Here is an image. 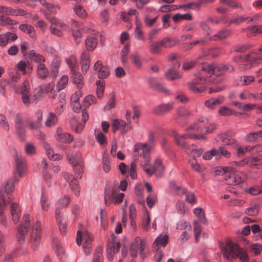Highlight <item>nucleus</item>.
Returning a JSON list of instances; mask_svg holds the SVG:
<instances>
[{
  "instance_id": "1",
  "label": "nucleus",
  "mask_w": 262,
  "mask_h": 262,
  "mask_svg": "<svg viewBox=\"0 0 262 262\" xmlns=\"http://www.w3.org/2000/svg\"><path fill=\"white\" fill-rule=\"evenodd\" d=\"M200 68L201 71L194 74L195 78L187 83L189 90L195 94L201 93L205 90V87H198V84H203L205 82L215 83L217 82L215 76H219L227 71H232L234 70L232 66H216L206 62L202 63Z\"/></svg>"
},
{
  "instance_id": "2",
  "label": "nucleus",
  "mask_w": 262,
  "mask_h": 262,
  "mask_svg": "<svg viewBox=\"0 0 262 262\" xmlns=\"http://www.w3.org/2000/svg\"><path fill=\"white\" fill-rule=\"evenodd\" d=\"M135 160H138L144 171L149 176L155 174L157 177H161L164 172V167L162 161L156 159L153 166H149L150 163L149 148L146 144L137 143L134 147Z\"/></svg>"
},
{
  "instance_id": "3",
  "label": "nucleus",
  "mask_w": 262,
  "mask_h": 262,
  "mask_svg": "<svg viewBox=\"0 0 262 262\" xmlns=\"http://www.w3.org/2000/svg\"><path fill=\"white\" fill-rule=\"evenodd\" d=\"M15 168L14 171V179L8 180L0 187V213L3 208L2 203H5V192H6L7 194H9L13 192L15 183L18 182L19 178L25 174L27 170L25 159L17 152L15 156Z\"/></svg>"
},
{
  "instance_id": "4",
  "label": "nucleus",
  "mask_w": 262,
  "mask_h": 262,
  "mask_svg": "<svg viewBox=\"0 0 262 262\" xmlns=\"http://www.w3.org/2000/svg\"><path fill=\"white\" fill-rule=\"evenodd\" d=\"M220 247L224 256L228 259L231 260L239 257L242 262H247L248 260L246 252L230 240L227 241L226 244L220 243Z\"/></svg>"
},
{
  "instance_id": "5",
  "label": "nucleus",
  "mask_w": 262,
  "mask_h": 262,
  "mask_svg": "<svg viewBox=\"0 0 262 262\" xmlns=\"http://www.w3.org/2000/svg\"><path fill=\"white\" fill-rule=\"evenodd\" d=\"M70 202V196L68 195L60 198L56 203L55 217L56 222L61 233L65 234L66 225L62 217L60 210L67 207Z\"/></svg>"
},
{
  "instance_id": "6",
  "label": "nucleus",
  "mask_w": 262,
  "mask_h": 262,
  "mask_svg": "<svg viewBox=\"0 0 262 262\" xmlns=\"http://www.w3.org/2000/svg\"><path fill=\"white\" fill-rule=\"evenodd\" d=\"M261 60L262 58L258 53L253 52L233 58L234 62L241 63V69L244 70L250 69L253 65L259 63Z\"/></svg>"
},
{
  "instance_id": "7",
  "label": "nucleus",
  "mask_w": 262,
  "mask_h": 262,
  "mask_svg": "<svg viewBox=\"0 0 262 262\" xmlns=\"http://www.w3.org/2000/svg\"><path fill=\"white\" fill-rule=\"evenodd\" d=\"M29 85L28 81H25L20 89L22 100L26 106H29L31 101L36 103L39 100L41 96L40 90L35 89L33 94L30 96L29 91Z\"/></svg>"
},
{
  "instance_id": "8",
  "label": "nucleus",
  "mask_w": 262,
  "mask_h": 262,
  "mask_svg": "<svg viewBox=\"0 0 262 262\" xmlns=\"http://www.w3.org/2000/svg\"><path fill=\"white\" fill-rule=\"evenodd\" d=\"M11 193H10L9 194H7L6 192H5V200L4 202L5 203L4 204L2 203L3 205V208L2 209V212L0 213V215L3 214L6 206L10 204V211L13 221L14 224H17L19 221V218L21 215V209L18 204L14 202H11L13 200V198L11 195Z\"/></svg>"
},
{
  "instance_id": "9",
  "label": "nucleus",
  "mask_w": 262,
  "mask_h": 262,
  "mask_svg": "<svg viewBox=\"0 0 262 262\" xmlns=\"http://www.w3.org/2000/svg\"><path fill=\"white\" fill-rule=\"evenodd\" d=\"M173 136L177 144L181 147L186 150L189 147L186 143L187 139H194L199 140H206V138L203 135H197L195 133H190L183 135H179L177 133H173Z\"/></svg>"
},
{
  "instance_id": "10",
  "label": "nucleus",
  "mask_w": 262,
  "mask_h": 262,
  "mask_svg": "<svg viewBox=\"0 0 262 262\" xmlns=\"http://www.w3.org/2000/svg\"><path fill=\"white\" fill-rule=\"evenodd\" d=\"M209 123V120L205 117H201L199 119L198 122L196 124H194L187 128V130H192L194 133H201V135H204L202 134L203 127H205L206 134H209L214 131L216 128V126L214 124H210L208 126H205L207 123Z\"/></svg>"
},
{
  "instance_id": "11",
  "label": "nucleus",
  "mask_w": 262,
  "mask_h": 262,
  "mask_svg": "<svg viewBox=\"0 0 262 262\" xmlns=\"http://www.w3.org/2000/svg\"><path fill=\"white\" fill-rule=\"evenodd\" d=\"M33 217L29 214H26L23 217V221L21 225L17 228L16 238L19 243L24 241L26 235L28 232V228L30 226V223L32 221Z\"/></svg>"
},
{
  "instance_id": "12",
  "label": "nucleus",
  "mask_w": 262,
  "mask_h": 262,
  "mask_svg": "<svg viewBox=\"0 0 262 262\" xmlns=\"http://www.w3.org/2000/svg\"><path fill=\"white\" fill-rule=\"evenodd\" d=\"M232 170L226 176V181L228 185H237L246 181L247 175L244 172L236 171L233 167Z\"/></svg>"
},
{
  "instance_id": "13",
  "label": "nucleus",
  "mask_w": 262,
  "mask_h": 262,
  "mask_svg": "<svg viewBox=\"0 0 262 262\" xmlns=\"http://www.w3.org/2000/svg\"><path fill=\"white\" fill-rule=\"evenodd\" d=\"M124 197L123 193L118 192V188H112L111 190H106L105 192V203L106 205L112 202L114 204L121 203Z\"/></svg>"
},
{
  "instance_id": "14",
  "label": "nucleus",
  "mask_w": 262,
  "mask_h": 262,
  "mask_svg": "<svg viewBox=\"0 0 262 262\" xmlns=\"http://www.w3.org/2000/svg\"><path fill=\"white\" fill-rule=\"evenodd\" d=\"M41 233L40 223L37 221L33 227L31 234V243L34 250L37 249L40 244Z\"/></svg>"
},
{
  "instance_id": "15",
  "label": "nucleus",
  "mask_w": 262,
  "mask_h": 262,
  "mask_svg": "<svg viewBox=\"0 0 262 262\" xmlns=\"http://www.w3.org/2000/svg\"><path fill=\"white\" fill-rule=\"evenodd\" d=\"M147 242L145 239H141L140 243L137 242L133 243L131 245L130 249V255L133 257H136L137 255L138 250H140V255L141 258H144L146 252L145 251L146 247Z\"/></svg>"
},
{
  "instance_id": "16",
  "label": "nucleus",
  "mask_w": 262,
  "mask_h": 262,
  "mask_svg": "<svg viewBox=\"0 0 262 262\" xmlns=\"http://www.w3.org/2000/svg\"><path fill=\"white\" fill-rule=\"evenodd\" d=\"M120 248V243L117 242L115 239H112L111 241L108 242L106 252L107 257L109 260H113L114 254L118 252Z\"/></svg>"
},
{
  "instance_id": "17",
  "label": "nucleus",
  "mask_w": 262,
  "mask_h": 262,
  "mask_svg": "<svg viewBox=\"0 0 262 262\" xmlns=\"http://www.w3.org/2000/svg\"><path fill=\"white\" fill-rule=\"evenodd\" d=\"M94 70L97 72L98 77L100 79L107 77L110 74V71L107 67L103 66L101 61H96L94 66Z\"/></svg>"
},
{
  "instance_id": "18",
  "label": "nucleus",
  "mask_w": 262,
  "mask_h": 262,
  "mask_svg": "<svg viewBox=\"0 0 262 262\" xmlns=\"http://www.w3.org/2000/svg\"><path fill=\"white\" fill-rule=\"evenodd\" d=\"M82 240L84 242L83 244L91 245L92 237L91 234L86 231H85L83 233H82L80 231H78L76 238L77 244L80 246Z\"/></svg>"
},
{
  "instance_id": "19",
  "label": "nucleus",
  "mask_w": 262,
  "mask_h": 262,
  "mask_svg": "<svg viewBox=\"0 0 262 262\" xmlns=\"http://www.w3.org/2000/svg\"><path fill=\"white\" fill-rule=\"evenodd\" d=\"M42 147L46 150L47 156L51 160L56 161L59 160L61 159V156L59 154H55L50 144L46 142H43Z\"/></svg>"
},
{
  "instance_id": "20",
  "label": "nucleus",
  "mask_w": 262,
  "mask_h": 262,
  "mask_svg": "<svg viewBox=\"0 0 262 262\" xmlns=\"http://www.w3.org/2000/svg\"><path fill=\"white\" fill-rule=\"evenodd\" d=\"M148 82L150 86L155 90L160 92L169 94V91L166 89L155 78L150 77L148 79Z\"/></svg>"
},
{
  "instance_id": "21",
  "label": "nucleus",
  "mask_w": 262,
  "mask_h": 262,
  "mask_svg": "<svg viewBox=\"0 0 262 262\" xmlns=\"http://www.w3.org/2000/svg\"><path fill=\"white\" fill-rule=\"evenodd\" d=\"M80 64L82 72L85 74L89 69L90 66V54L83 51L80 57Z\"/></svg>"
},
{
  "instance_id": "22",
  "label": "nucleus",
  "mask_w": 262,
  "mask_h": 262,
  "mask_svg": "<svg viewBox=\"0 0 262 262\" xmlns=\"http://www.w3.org/2000/svg\"><path fill=\"white\" fill-rule=\"evenodd\" d=\"M168 242V236L167 235H160L153 243L154 250L158 251L161 247H165Z\"/></svg>"
},
{
  "instance_id": "23",
  "label": "nucleus",
  "mask_w": 262,
  "mask_h": 262,
  "mask_svg": "<svg viewBox=\"0 0 262 262\" xmlns=\"http://www.w3.org/2000/svg\"><path fill=\"white\" fill-rule=\"evenodd\" d=\"M17 38V35L13 33L7 32L5 34H1L0 35V46L5 47L8 42L14 41Z\"/></svg>"
},
{
  "instance_id": "24",
  "label": "nucleus",
  "mask_w": 262,
  "mask_h": 262,
  "mask_svg": "<svg viewBox=\"0 0 262 262\" xmlns=\"http://www.w3.org/2000/svg\"><path fill=\"white\" fill-rule=\"evenodd\" d=\"M56 139L60 142L70 143L73 141V137L69 134L62 132L61 129L58 128L56 132Z\"/></svg>"
},
{
  "instance_id": "25",
  "label": "nucleus",
  "mask_w": 262,
  "mask_h": 262,
  "mask_svg": "<svg viewBox=\"0 0 262 262\" xmlns=\"http://www.w3.org/2000/svg\"><path fill=\"white\" fill-rule=\"evenodd\" d=\"M15 126L17 133L22 136L25 134V129L24 126L21 115L17 114L15 118Z\"/></svg>"
},
{
  "instance_id": "26",
  "label": "nucleus",
  "mask_w": 262,
  "mask_h": 262,
  "mask_svg": "<svg viewBox=\"0 0 262 262\" xmlns=\"http://www.w3.org/2000/svg\"><path fill=\"white\" fill-rule=\"evenodd\" d=\"M172 108V103L162 104L154 108L153 112L157 115H162L170 111Z\"/></svg>"
},
{
  "instance_id": "27",
  "label": "nucleus",
  "mask_w": 262,
  "mask_h": 262,
  "mask_svg": "<svg viewBox=\"0 0 262 262\" xmlns=\"http://www.w3.org/2000/svg\"><path fill=\"white\" fill-rule=\"evenodd\" d=\"M28 57L33 61L38 64H44L46 60L44 56L40 54L36 53L34 50H30L28 52Z\"/></svg>"
},
{
  "instance_id": "28",
  "label": "nucleus",
  "mask_w": 262,
  "mask_h": 262,
  "mask_svg": "<svg viewBox=\"0 0 262 262\" xmlns=\"http://www.w3.org/2000/svg\"><path fill=\"white\" fill-rule=\"evenodd\" d=\"M67 158L69 159V162L71 163L73 166H78L77 168H74V170L76 174L79 176V178H81V176L80 175V173L82 172V169L81 168V166H78L81 162V157L78 156V158H77V159L75 160V158L70 157V155L68 154Z\"/></svg>"
},
{
  "instance_id": "29",
  "label": "nucleus",
  "mask_w": 262,
  "mask_h": 262,
  "mask_svg": "<svg viewBox=\"0 0 262 262\" xmlns=\"http://www.w3.org/2000/svg\"><path fill=\"white\" fill-rule=\"evenodd\" d=\"M1 10L6 15H24L26 14V12L23 9L15 10L11 7H8L5 6V8H1Z\"/></svg>"
},
{
  "instance_id": "30",
  "label": "nucleus",
  "mask_w": 262,
  "mask_h": 262,
  "mask_svg": "<svg viewBox=\"0 0 262 262\" xmlns=\"http://www.w3.org/2000/svg\"><path fill=\"white\" fill-rule=\"evenodd\" d=\"M224 101L223 97H219L217 98H212L205 102V105L206 107L210 109H213L216 106L221 104Z\"/></svg>"
},
{
  "instance_id": "31",
  "label": "nucleus",
  "mask_w": 262,
  "mask_h": 262,
  "mask_svg": "<svg viewBox=\"0 0 262 262\" xmlns=\"http://www.w3.org/2000/svg\"><path fill=\"white\" fill-rule=\"evenodd\" d=\"M169 186L171 191L175 195H181L185 193V189L178 185L174 181L170 182Z\"/></svg>"
},
{
  "instance_id": "32",
  "label": "nucleus",
  "mask_w": 262,
  "mask_h": 262,
  "mask_svg": "<svg viewBox=\"0 0 262 262\" xmlns=\"http://www.w3.org/2000/svg\"><path fill=\"white\" fill-rule=\"evenodd\" d=\"M149 51L151 54H157L160 52V49L162 46L160 41H154L153 40L149 41Z\"/></svg>"
},
{
  "instance_id": "33",
  "label": "nucleus",
  "mask_w": 262,
  "mask_h": 262,
  "mask_svg": "<svg viewBox=\"0 0 262 262\" xmlns=\"http://www.w3.org/2000/svg\"><path fill=\"white\" fill-rule=\"evenodd\" d=\"M36 73L37 76L41 79H45L49 75V70L45 63L37 64Z\"/></svg>"
},
{
  "instance_id": "34",
  "label": "nucleus",
  "mask_w": 262,
  "mask_h": 262,
  "mask_svg": "<svg viewBox=\"0 0 262 262\" xmlns=\"http://www.w3.org/2000/svg\"><path fill=\"white\" fill-rule=\"evenodd\" d=\"M19 29L23 32H25V33L28 34L30 36V37H31V38L35 37V29L32 26L27 24H20L19 26Z\"/></svg>"
},
{
  "instance_id": "35",
  "label": "nucleus",
  "mask_w": 262,
  "mask_h": 262,
  "mask_svg": "<svg viewBox=\"0 0 262 262\" xmlns=\"http://www.w3.org/2000/svg\"><path fill=\"white\" fill-rule=\"evenodd\" d=\"M67 63L68 64L71 72L78 70V65L75 56L72 55L66 59Z\"/></svg>"
},
{
  "instance_id": "36",
  "label": "nucleus",
  "mask_w": 262,
  "mask_h": 262,
  "mask_svg": "<svg viewBox=\"0 0 262 262\" xmlns=\"http://www.w3.org/2000/svg\"><path fill=\"white\" fill-rule=\"evenodd\" d=\"M162 47L166 48H171L178 43V40L174 38L165 37L160 40Z\"/></svg>"
},
{
  "instance_id": "37",
  "label": "nucleus",
  "mask_w": 262,
  "mask_h": 262,
  "mask_svg": "<svg viewBox=\"0 0 262 262\" xmlns=\"http://www.w3.org/2000/svg\"><path fill=\"white\" fill-rule=\"evenodd\" d=\"M262 137V130L256 132H251L245 137V140L248 142H254Z\"/></svg>"
},
{
  "instance_id": "38",
  "label": "nucleus",
  "mask_w": 262,
  "mask_h": 262,
  "mask_svg": "<svg viewBox=\"0 0 262 262\" xmlns=\"http://www.w3.org/2000/svg\"><path fill=\"white\" fill-rule=\"evenodd\" d=\"M73 76V81L78 88H81L83 86V77L82 75L78 72L75 71L74 72H71Z\"/></svg>"
},
{
  "instance_id": "39",
  "label": "nucleus",
  "mask_w": 262,
  "mask_h": 262,
  "mask_svg": "<svg viewBox=\"0 0 262 262\" xmlns=\"http://www.w3.org/2000/svg\"><path fill=\"white\" fill-rule=\"evenodd\" d=\"M219 138L224 145H232L235 144L236 142L235 139L229 138L228 135L226 134H221L219 135Z\"/></svg>"
},
{
  "instance_id": "40",
  "label": "nucleus",
  "mask_w": 262,
  "mask_h": 262,
  "mask_svg": "<svg viewBox=\"0 0 262 262\" xmlns=\"http://www.w3.org/2000/svg\"><path fill=\"white\" fill-rule=\"evenodd\" d=\"M85 45L88 51H93L97 46V40L93 37L90 36L86 39Z\"/></svg>"
},
{
  "instance_id": "41",
  "label": "nucleus",
  "mask_w": 262,
  "mask_h": 262,
  "mask_svg": "<svg viewBox=\"0 0 262 262\" xmlns=\"http://www.w3.org/2000/svg\"><path fill=\"white\" fill-rule=\"evenodd\" d=\"M32 2H39L40 4L45 7L46 8L51 11V12L56 13V11L54 10V9H59V6L57 5H55L53 4L48 3L46 0H31Z\"/></svg>"
},
{
  "instance_id": "42",
  "label": "nucleus",
  "mask_w": 262,
  "mask_h": 262,
  "mask_svg": "<svg viewBox=\"0 0 262 262\" xmlns=\"http://www.w3.org/2000/svg\"><path fill=\"white\" fill-rule=\"evenodd\" d=\"M165 76L168 80H174L180 79L181 76L175 70L170 69L165 73Z\"/></svg>"
},
{
  "instance_id": "43",
  "label": "nucleus",
  "mask_w": 262,
  "mask_h": 262,
  "mask_svg": "<svg viewBox=\"0 0 262 262\" xmlns=\"http://www.w3.org/2000/svg\"><path fill=\"white\" fill-rule=\"evenodd\" d=\"M58 122L57 117L53 113H50L47 118L45 124L47 127L55 125Z\"/></svg>"
},
{
  "instance_id": "44",
  "label": "nucleus",
  "mask_w": 262,
  "mask_h": 262,
  "mask_svg": "<svg viewBox=\"0 0 262 262\" xmlns=\"http://www.w3.org/2000/svg\"><path fill=\"white\" fill-rule=\"evenodd\" d=\"M193 212L202 223L204 224H206L207 221L205 216V213L202 208H195L193 209Z\"/></svg>"
},
{
  "instance_id": "45",
  "label": "nucleus",
  "mask_w": 262,
  "mask_h": 262,
  "mask_svg": "<svg viewBox=\"0 0 262 262\" xmlns=\"http://www.w3.org/2000/svg\"><path fill=\"white\" fill-rule=\"evenodd\" d=\"M230 34L229 30H224L220 31L217 34L210 37L211 40H216L219 39H224Z\"/></svg>"
},
{
  "instance_id": "46",
  "label": "nucleus",
  "mask_w": 262,
  "mask_h": 262,
  "mask_svg": "<svg viewBox=\"0 0 262 262\" xmlns=\"http://www.w3.org/2000/svg\"><path fill=\"white\" fill-rule=\"evenodd\" d=\"M96 84L97 85V96L98 98L101 99L103 95L105 83L103 81L97 80Z\"/></svg>"
},
{
  "instance_id": "47",
  "label": "nucleus",
  "mask_w": 262,
  "mask_h": 262,
  "mask_svg": "<svg viewBox=\"0 0 262 262\" xmlns=\"http://www.w3.org/2000/svg\"><path fill=\"white\" fill-rule=\"evenodd\" d=\"M232 170H233L232 167H217L215 170V173L216 175L225 174L226 180L227 175Z\"/></svg>"
},
{
  "instance_id": "48",
  "label": "nucleus",
  "mask_w": 262,
  "mask_h": 262,
  "mask_svg": "<svg viewBox=\"0 0 262 262\" xmlns=\"http://www.w3.org/2000/svg\"><path fill=\"white\" fill-rule=\"evenodd\" d=\"M73 10L75 13L79 17L82 18H85L86 17L87 13L83 6L76 5L74 7Z\"/></svg>"
},
{
  "instance_id": "49",
  "label": "nucleus",
  "mask_w": 262,
  "mask_h": 262,
  "mask_svg": "<svg viewBox=\"0 0 262 262\" xmlns=\"http://www.w3.org/2000/svg\"><path fill=\"white\" fill-rule=\"evenodd\" d=\"M69 185L75 195L78 196L80 191L78 181L75 178H72V180L70 181Z\"/></svg>"
},
{
  "instance_id": "50",
  "label": "nucleus",
  "mask_w": 262,
  "mask_h": 262,
  "mask_svg": "<svg viewBox=\"0 0 262 262\" xmlns=\"http://www.w3.org/2000/svg\"><path fill=\"white\" fill-rule=\"evenodd\" d=\"M219 150L216 148H213L209 151H207L203 155V158L205 160H210L213 156H218Z\"/></svg>"
},
{
  "instance_id": "51",
  "label": "nucleus",
  "mask_w": 262,
  "mask_h": 262,
  "mask_svg": "<svg viewBox=\"0 0 262 262\" xmlns=\"http://www.w3.org/2000/svg\"><path fill=\"white\" fill-rule=\"evenodd\" d=\"M203 3L202 0L196 2L190 3L186 5L180 6L179 8H185L186 9H198Z\"/></svg>"
},
{
  "instance_id": "52",
  "label": "nucleus",
  "mask_w": 262,
  "mask_h": 262,
  "mask_svg": "<svg viewBox=\"0 0 262 262\" xmlns=\"http://www.w3.org/2000/svg\"><path fill=\"white\" fill-rule=\"evenodd\" d=\"M68 82V77L66 75H63L59 80L57 83L56 88L58 91L63 90L66 88Z\"/></svg>"
},
{
  "instance_id": "53",
  "label": "nucleus",
  "mask_w": 262,
  "mask_h": 262,
  "mask_svg": "<svg viewBox=\"0 0 262 262\" xmlns=\"http://www.w3.org/2000/svg\"><path fill=\"white\" fill-rule=\"evenodd\" d=\"M259 206L257 205H254L248 208H247L245 212L248 215L255 216L258 213Z\"/></svg>"
},
{
  "instance_id": "54",
  "label": "nucleus",
  "mask_w": 262,
  "mask_h": 262,
  "mask_svg": "<svg viewBox=\"0 0 262 262\" xmlns=\"http://www.w3.org/2000/svg\"><path fill=\"white\" fill-rule=\"evenodd\" d=\"M77 120L75 117H73L71 120V125L73 128H74V130L76 132L79 133H80L83 129L84 127V124H81L80 123H77L76 124H75V123H76Z\"/></svg>"
},
{
  "instance_id": "55",
  "label": "nucleus",
  "mask_w": 262,
  "mask_h": 262,
  "mask_svg": "<svg viewBox=\"0 0 262 262\" xmlns=\"http://www.w3.org/2000/svg\"><path fill=\"white\" fill-rule=\"evenodd\" d=\"M187 151H190L193 153V159H195V157H200L203 153V150L202 148H196L195 145L192 144L191 146H189Z\"/></svg>"
},
{
  "instance_id": "56",
  "label": "nucleus",
  "mask_w": 262,
  "mask_h": 262,
  "mask_svg": "<svg viewBox=\"0 0 262 262\" xmlns=\"http://www.w3.org/2000/svg\"><path fill=\"white\" fill-rule=\"evenodd\" d=\"M248 19V18H245L244 16H237L235 17L232 18L227 23H228V26L233 24L238 25L244 21H246Z\"/></svg>"
},
{
  "instance_id": "57",
  "label": "nucleus",
  "mask_w": 262,
  "mask_h": 262,
  "mask_svg": "<svg viewBox=\"0 0 262 262\" xmlns=\"http://www.w3.org/2000/svg\"><path fill=\"white\" fill-rule=\"evenodd\" d=\"M242 31L247 33V35L250 37L252 35H255L257 33V25L249 27L242 29Z\"/></svg>"
},
{
  "instance_id": "58",
  "label": "nucleus",
  "mask_w": 262,
  "mask_h": 262,
  "mask_svg": "<svg viewBox=\"0 0 262 262\" xmlns=\"http://www.w3.org/2000/svg\"><path fill=\"white\" fill-rule=\"evenodd\" d=\"M97 102V99L93 95H88L84 99V106L85 107H89L92 104H95Z\"/></svg>"
},
{
  "instance_id": "59",
  "label": "nucleus",
  "mask_w": 262,
  "mask_h": 262,
  "mask_svg": "<svg viewBox=\"0 0 262 262\" xmlns=\"http://www.w3.org/2000/svg\"><path fill=\"white\" fill-rule=\"evenodd\" d=\"M254 81V78L252 76H244L239 78V82L243 85H249Z\"/></svg>"
},
{
  "instance_id": "60",
  "label": "nucleus",
  "mask_w": 262,
  "mask_h": 262,
  "mask_svg": "<svg viewBox=\"0 0 262 262\" xmlns=\"http://www.w3.org/2000/svg\"><path fill=\"white\" fill-rule=\"evenodd\" d=\"M49 20L52 25H55L63 30H66L67 28V25L63 21L58 20L54 17H50Z\"/></svg>"
},
{
  "instance_id": "61",
  "label": "nucleus",
  "mask_w": 262,
  "mask_h": 262,
  "mask_svg": "<svg viewBox=\"0 0 262 262\" xmlns=\"http://www.w3.org/2000/svg\"><path fill=\"white\" fill-rule=\"evenodd\" d=\"M40 203L41 205L42 209L45 211H48L49 208L50 204L48 202V199L45 196L43 192H42L41 196L40 199Z\"/></svg>"
},
{
  "instance_id": "62",
  "label": "nucleus",
  "mask_w": 262,
  "mask_h": 262,
  "mask_svg": "<svg viewBox=\"0 0 262 262\" xmlns=\"http://www.w3.org/2000/svg\"><path fill=\"white\" fill-rule=\"evenodd\" d=\"M73 36L74 38L75 41L76 45H78L81 41V38L82 36V32L81 30L77 29L76 30H73Z\"/></svg>"
},
{
  "instance_id": "63",
  "label": "nucleus",
  "mask_w": 262,
  "mask_h": 262,
  "mask_svg": "<svg viewBox=\"0 0 262 262\" xmlns=\"http://www.w3.org/2000/svg\"><path fill=\"white\" fill-rule=\"evenodd\" d=\"M193 226L195 241L197 242L198 241V238L201 234L202 229L201 226L198 223V222L196 220L193 221Z\"/></svg>"
},
{
  "instance_id": "64",
  "label": "nucleus",
  "mask_w": 262,
  "mask_h": 262,
  "mask_svg": "<svg viewBox=\"0 0 262 262\" xmlns=\"http://www.w3.org/2000/svg\"><path fill=\"white\" fill-rule=\"evenodd\" d=\"M219 114L223 116H229L233 114V110L227 106H222L218 111Z\"/></svg>"
}]
</instances>
